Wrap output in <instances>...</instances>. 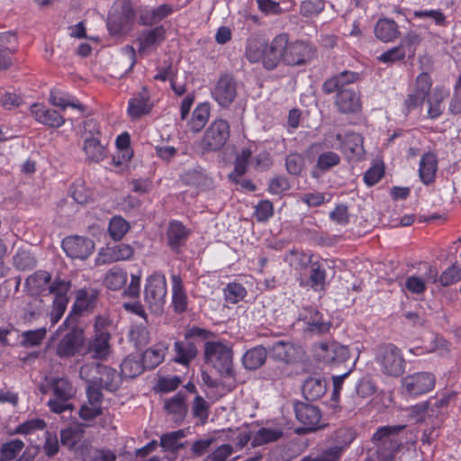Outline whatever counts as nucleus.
<instances>
[{"label": "nucleus", "instance_id": "obj_64", "mask_svg": "<svg viewBox=\"0 0 461 461\" xmlns=\"http://www.w3.org/2000/svg\"><path fill=\"white\" fill-rule=\"evenodd\" d=\"M461 280V268L456 265L450 266L439 276L438 281L443 286H448Z\"/></svg>", "mask_w": 461, "mask_h": 461}, {"label": "nucleus", "instance_id": "obj_8", "mask_svg": "<svg viewBox=\"0 0 461 461\" xmlns=\"http://www.w3.org/2000/svg\"><path fill=\"white\" fill-rule=\"evenodd\" d=\"M315 55L314 49L307 42L296 41L289 42L285 35L283 62L289 66H301L308 63Z\"/></svg>", "mask_w": 461, "mask_h": 461}, {"label": "nucleus", "instance_id": "obj_2", "mask_svg": "<svg viewBox=\"0 0 461 461\" xmlns=\"http://www.w3.org/2000/svg\"><path fill=\"white\" fill-rule=\"evenodd\" d=\"M167 286L164 274L155 272L145 282L144 302L154 314H161L167 302Z\"/></svg>", "mask_w": 461, "mask_h": 461}, {"label": "nucleus", "instance_id": "obj_46", "mask_svg": "<svg viewBox=\"0 0 461 461\" xmlns=\"http://www.w3.org/2000/svg\"><path fill=\"white\" fill-rule=\"evenodd\" d=\"M267 349L262 347H255L248 350L243 356V365L245 368L249 370H256L259 368L266 361Z\"/></svg>", "mask_w": 461, "mask_h": 461}, {"label": "nucleus", "instance_id": "obj_59", "mask_svg": "<svg viewBox=\"0 0 461 461\" xmlns=\"http://www.w3.org/2000/svg\"><path fill=\"white\" fill-rule=\"evenodd\" d=\"M266 42L255 40L249 42L246 50V57L251 63L262 61Z\"/></svg>", "mask_w": 461, "mask_h": 461}, {"label": "nucleus", "instance_id": "obj_3", "mask_svg": "<svg viewBox=\"0 0 461 461\" xmlns=\"http://www.w3.org/2000/svg\"><path fill=\"white\" fill-rule=\"evenodd\" d=\"M403 429L402 426H385L377 429L373 435V441L377 447V456L381 461H393L402 442L398 439L396 432Z\"/></svg>", "mask_w": 461, "mask_h": 461}, {"label": "nucleus", "instance_id": "obj_40", "mask_svg": "<svg viewBox=\"0 0 461 461\" xmlns=\"http://www.w3.org/2000/svg\"><path fill=\"white\" fill-rule=\"evenodd\" d=\"M304 397L309 401H316L324 395L327 390L326 383L320 377H309L302 387Z\"/></svg>", "mask_w": 461, "mask_h": 461}, {"label": "nucleus", "instance_id": "obj_36", "mask_svg": "<svg viewBox=\"0 0 461 461\" xmlns=\"http://www.w3.org/2000/svg\"><path fill=\"white\" fill-rule=\"evenodd\" d=\"M210 104L201 103L194 110L187 125L193 132H199L207 123L210 117Z\"/></svg>", "mask_w": 461, "mask_h": 461}, {"label": "nucleus", "instance_id": "obj_23", "mask_svg": "<svg viewBox=\"0 0 461 461\" xmlns=\"http://www.w3.org/2000/svg\"><path fill=\"white\" fill-rule=\"evenodd\" d=\"M31 113L36 121L50 127L59 128L65 122L64 117L57 111L47 108L40 104H32L31 106Z\"/></svg>", "mask_w": 461, "mask_h": 461}, {"label": "nucleus", "instance_id": "obj_51", "mask_svg": "<svg viewBox=\"0 0 461 461\" xmlns=\"http://www.w3.org/2000/svg\"><path fill=\"white\" fill-rule=\"evenodd\" d=\"M312 259V255L297 250L289 251L285 258V260L297 271L305 269L308 266L311 267L313 263Z\"/></svg>", "mask_w": 461, "mask_h": 461}, {"label": "nucleus", "instance_id": "obj_50", "mask_svg": "<svg viewBox=\"0 0 461 461\" xmlns=\"http://www.w3.org/2000/svg\"><path fill=\"white\" fill-rule=\"evenodd\" d=\"M185 400V394L177 393L176 395L165 402V409L168 413L175 415L176 420L183 419L187 410Z\"/></svg>", "mask_w": 461, "mask_h": 461}, {"label": "nucleus", "instance_id": "obj_28", "mask_svg": "<svg viewBox=\"0 0 461 461\" xmlns=\"http://www.w3.org/2000/svg\"><path fill=\"white\" fill-rule=\"evenodd\" d=\"M270 357L273 358L290 363L295 359L299 353V348L293 343L284 340L275 342L268 349Z\"/></svg>", "mask_w": 461, "mask_h": 461}, {"label": "nucleus", "instance_id": "obj_7", "mask_svg": "<svg viewBox=\"0 0 461 461\" xmlns=\"http://www.w3.org/2000/svg\"><path fill=\"white\" fill-rule=\"evenodd\" d=\"M230 138V125L227 121L218 119L206 129L201 145L204 150L217 151L221 149Z\"/></svg>", "mask_w": 461, "mask_h": 461}, {"label": "nucleus", "instance_id": "obj_61", "mask_svg": "<svg viewBox=\"0 0 461 461\" xmlns=\"http://www.w3.org/2000/svg\"><path fill=\"white\" fill-rule=\"evenodd\" d=\"M405 56L406 51L404 46L403 44H400L383 52L380 56L377 57V59L382 63L390 64L404 59Z\"/></svg>", "mask_w": 461, "mask_h": 461}, {"label": "nucleus", "instance_id": "obj_21", "mask_svg": "<svg viewBox=\"0 0 461 461\" xmlns=\"http://www.w3.org/2000/svg\"><path fill=\"white\" fill-rule=\"evenodd\" d=\"M358 77V73L348 70L342 71L325 80L322 84V91L327 95L338 93L340 90L348 88V86L357 82Z\"/></svg>", "mask_w": 461, "mask_h": 461}, {"label": "nucleus", "instance_id": "obj_13", "mask_svg": "<svg viewBox=\"0 0 461 461\" xmlns=\"http://www.w3.org/2000/svg\"><path fill=\"white\" fill-rule=\"evenodd\" d=\"M62 248L71 258L86 259L95 249L94 241L83 236H69L63 240Z\"/></svg>", "mask_w": 461, "mask_h": 461}, {"label": "nucleus", "instance_id": "obj_53", "mask_svg": "<svg viewBox=\"0 0 461 461\" xmlns=\"http://www.w3.org/2000/svg\"><path fill=\"white\" fill-rule=\"evenodd\" d=\"M186 436L185 429H178L164 434L160 438V446L166 450H176L183 447L180 442Z\"/></svg>", "mask_w": 461, "mask_h": 461}, {"label": "nucleus", "instance_id": "obj_60", "mask_svg": "<svg viewBox=\"0 0 461 461\" xmlns=\"http://www.w3.org/2000/svg\"><path fill=\"white\" fill-rule=\"evenodd\" d=\"M234 453V447L230 444H221L211 451L203 461H229Z\"/></svg>", "mask_w": 461, "mask_h": 461}, {"label": "nucleus", "instance_id": "obj_56", "mask_svg": "<svg viewBox=\"0 0 461 461\" xmlns=\"http://www.w3.org/2000/svg\"><path fill=\"white\" fill-rule=\"evenodd\" d=\"M101 366L102 365L97 362L86 363L81 366L79 375L88 383V385H96Z\"/></svg>", "mask_w": 461, "mask_h": 461}, {"label": "nucleus", "instance_id": "obj_33", "mask_svg": "<svg viewBox=\"0 0 461 461\" xmlns=\"http://www.w3.org/2000/svg\"><path fill=\"white\" fill-rule=\"evenodd\" d=\"M51 276L46 271H37L27 277L25 286L30 294L37 295L44 292L47 288L50 290Z\"/></svg>", "mask_w": 461, "mask_h": 461}, {"label": "nucleus", "instance_id": "obj_24", "mask_svg": "<svg viewBox=\"0 0 461 461\" xmlns=\"http://www.w3.org/2000/svg\"><path fill=\"white\" fill-rule=\"evenodd\" d=\"M166 31L163 26L143 31L139 37V45L140 53H149L165 40Z\"/></svg>", "mask_w": 461, "mask_h": 461}, {"label": "nucleus", "instance_id": "obj_62", "mask_svg": "<svg viewBox=\"0 0 461 461\" xmlns=\"http://www.w3.org/2000/svg\"><path fill=\"white\" fill-rule=\"evenodd\" d=\"M325 4L322 0H304L301 4L300 13L305 17L318 15L323 11Z\"/></svg>", "mask_w": 461, "mask_h": 461}, {"label": "nucleus", "instance_id": "obj_47", "mask_svg": "<svg viewBox=\"0 0 461 461\" xmlns=\"http://www.w3.org/2000/svg\"><path fill=\"white\" fill-rule=\"evenodd\" d=\"M340 156L334 151H324L321 152L316 160L315 170L312 172V176L317 177L318 174L316 170L321 173H325L332 169L334 167L340 163Z\"/></svg>", "mask_w": 461, "mask_h": 461}, {"label": "nucleus", "instance_id": "obj_1", "mask_svg": "<svg viewBox=\"0 0 461 461\" xmlns=\"http://www.w3.org/2000/svg\"><path fill=\"white\" fill-rule=\"evenodd\" d=\"M375 363L381 372L388 376L398 377L405 371V359L402 350L392 343L382 344L377 348Z\"/></svg>", "mask_w": 461, "mask_h": 461}, {"label": "nucleus", "instance_id": "obj_43", "mask_svg": "<svg viewBox=\"0 0 461 461\" xmlns=\"http://www.w3.org/2000/svg\"><path fill=\"white\" fill-rule=\"evenodd\" d=\"M411 414L416 422H425L427 420L435 422V420H438L441 412L429 404L428 401H425L414 405L411 408Z\"/></svg>", "mask_w": 461, "mask_h": 461}, {"label": "nucleus", "instance_id": "obj_6", "mask_svg": "<svg viewBox=\"0 0 461 461\" xmlns=\"http://www.w3.org/2000/svg\"><path fill=\"white\" fill-rule=\"evenodd\" d=\"M436 376L430 372H415L404 376L401 381L402 393L409 397H419L432 391Z\"/></svg>", "mask_w": 461, "mask_h": 461}, {"label": "nucleus", "instance_id": "obj_29", "mask_svg": "<svg viewBox=\"0 0 461 461\" xmlns=\"http://www.w3.org/2000/svg\"><path fill=\"white\" fill-rule=\"evenodd\" d=\"M172 304L176 312L182 313L187 309V295L185 291L183 280L176 274L171 275Z\"/></svg>", "mask_w": 461, "mask_h": 461}, {"label": "nucleus", "instance_id": "obj_42", "mask_svg": "<svg viewBox=\"0 0 461 461\" xmlns=\"http://www.w3.org/2000/svg\"><path fill=\"white\" fill-rule=\"evenodd\" d=\"M437 171V158L432 153H427L422 156L420 161V177L421 181L429 185L430 184L436 175Z\"/></svg>", "mask_w": 461, "mask_h": 461}, {"label": "nucleus", "instance_id": "obj_38", "mask_svg": "<svg viewBox=\"0 0 461 461\" xmlns=\"http://www.w3.org/2000/svg\"><path fill=\"white\" fill-rule=\"evenodd\" d=\"M188 230L177 221H172L167 229L168 245L172 249L183 246L188 237Z\"/></svg>", "mask_w": 461, "mask_h": 461}, {"label": "nucleus", "instance_id": "obj_20", "mask_svg": "<svg viewBox=\"0 0 461 461\" xmlns=\"http://www.w3.org/2000/svg\"><path fill=\"white\" fill-rule=\"evenodd\" d=\"M133 22L134 15L130 9L122 14L111 13L107 20V29L113 35H122L131 31Z\"/></svg>", "mask_w": 461, "mask_h": 461}, {"label": "nucleus", "instance_id": "obj_19", "mask_svg": "<svg viewBox=\"0 0 461 461\" xmlns=\"http://www.w3.org/2000/svg\"><path fill=\"white\" fill-rule=\"evenodd\" d=\"M339 143L330 142V147L341 149L346 154L361 156L363 153V137L356 132L337 133Z\"/></svg>", "mask_w": 461, "mask_h": 461}, {"label": "nucleus", "instance_id": "obj_17", "mask_svg": "<svg viewBox=\"0 0 461 461\" xmlns=\"http://www.w3.org/2000/svg\"><path fill=\"white\" fill-rule=\"evenodd\" d=\"M335 106L340 113H356L360 111L362 104L359 94L354 88H345L337 93Z\"/></svg>", "mask_w": 461, "mask_h": 461}, {"label": "nucleus", "instance_id": "obj_55", "mask_svg": "<svg viewBox=\"0 0 461 461\" xmlns=\"http://www.w3.org/2000/svg\"><path fill=\"white\" fill-rule=\"evenodd\" d=\"M46 423L41 419H32L20 424L14 431V434H22L24 436L32 435L37 431H42Z\"/></svg>", "mask_w": 461, "mask_h": 461}, {"label": "nucleus", "instance_id": "obj_45", "mask_svg": "<svg viewBox=\"0 0 461 461\" xmlns=\"http://www.w3.org/2000/svg\"><path fill=\"white\" fill-rule=\"evenodd\" d=\"M128 280V275L121 267H113L104 276V285L110 290H119L122 288Z\"/></svg>", "mask_w": 461, "mask_h": 461}, {"label": "nucleus", "instance_id": "obj_35", "mask_svg": "<svg viewBox=\"0 0 461 461\" xmlns=\"http://www.w3.org/2000/svg\"><path fill=\"white\" fill-rule=\"evenodd\" d=\"M448 96V91L445 88L436 87L427 99V116L429 119H437L444 110L443 101Z\"/></svg>", "mask_w": 461, "mask_h": 461}, {"label": "nucleus", "instance_id": "obj_32", "mask_svg": "<svg viewBox=\"0 0 461 461\" xmlns=\"http://www.w3.org/2000/svg\"><path fill=\"white\" fill-rule=\"evenodd\" d=\"M167 349L168 346L165 342H159L147 349L141 357L145 368L153 369L161 364L165 359Z\"/></svg>", "mask_w": 461, "mask_h": 461}, {"label": "nucleus", "instance_id": "obj_25", "mask_svg": "<svg viewBox=\"0 0 461 461\" xmlns=\"http://www.w3.org/2000/svg\"><path fill=\"white\" fill-rule=\"evenodd\" d=\"M84 343L83 336L76 331L67 333L59 342L56 354L62 358L73 357Z\"/></svg>", "mask_w": 461, "mask_h": 461}, {"label": "nucleus", "instance_id": "obj_34", "mask_svg": "<svg viewBox=\"0 0 461 461\" xmlns=\"http://www.w3.org/2000/svg\"><path fill=\"white\" fill-rule=\"evenodd\" d=\"M283 436V429L277 426L262 427L252 432V447H259L278 440Z\"/></svg>", "mask_w": 461, "mask_h": 461}, {"label": "nucleus", "instance_id": "obj_9", "mask_svg": "<svg viewBox=\"0 0 461 461\" xmlns=\"http://www.w3.org/2000/svg\"><path fill=\"white\" fill-rule=\"evenodd\" d=\"M355 432L350 428H339L332 436L334 446L319 455L312 457V461H338L343 450L354 440Z\"/></svg>", "mask_w": 461, "mask_h": 461}, {"label": "nucleus", "instance_id": "obj_15", "mask_svg": "<svg viewBox=\"0 0 461 461\" xmlns=\"http://www.w3.org/2000/svg\"><path fill=\"white\" fill-rule=\"evenodd\" d=\"M294 412L298 421L303 425L304 430H314L319 427L321 413L318 407L309 403L297 402L294 404Z\"/></svg>", "mask_w": 461, "mask_h": 461}, {"label": "nucleus", "instance_id": "obj_30", "mask_svg": "<svg viewBox=\"0 0 461 461\" xmlns=\"http://www.w3.org/2000/svg\"><path fill=\"white\" fill-rule=\"evenodd\" d=\"M23 447L24 443L21 439L5 442L0 448V461H31V457L26 456L25 452L17 458Z\"/></svg>", "mask_w": 461, "mask_h": 461}, {"label": "nucleus", "instance_id": "obj_26", "mask_svg": "<svg viewBox=\"0 0 461 461\" xmlns=\"http://www.w3.org/2000/svg\"><path fill=\"white\" fill-rule=\"evenodd\" d=\"M256 149L257 146L254 143H249L237 152L234 170L229 175V178L231 181H236L237 176H242L247 172L249 164L251 165L252 156L256 153Z\"/></svg>", "mask_w": 461, "mask_h": 461}, {"label": "nucleus", "instance_id": "obj_39", "mask_svg": "<svg viewBox=\"0 0 461 461\" xmlns=\"http://www.w3.org/2000/svg\"><path fill=\"white\" fill-rule=\"evenodd\" d=\"M98 293L95 289H80L77 292L76 302L73 305L72 312L81 313L94 307Z\"/></svg>", "mask_w": 461, "mask_h": 461}, {"label": "nucleus", "instance_id": "obj_11", "mask_svg": "<svg viewBox=\"0 0 461 461\" xmlns=\"http://www.w3.org/2000/svg\"><path fill=\"white\" fill-rule=\"evenodd\" d=\"M298 323H302L304 331L314 335L329 332L331 326L330 321L323 319L319 311L312 307H304L300 311Z\"/></svg>", "mask_w": 461, "mask_h": 461}, {"label": "nucleus", "instance_id": "obj_41", "mask_svg": "<svg viewBox=\"0 0 461 461\" xmlns=\"http://www.w3.org/2000/svg\"><path fill=\"white\" fill-rule=\"evenodd\" d=\"M109 332L97 333L89 345V353L95 359L105 358L109 354Z\"/></svg>", "mask_w": 461, "mask_h": 461}, {"label": "nucleus", "instance_id": "obj_14", "mask_svg": "<svg viewBox=\"0 0 461 461\" xmlns=\"http://www.w3.org/2000/svg\"><path fill=\"white\" fill-rule=\"evenodd\" d=\"M237 95L236 83L230 75H224L218 80L212 96L215 101L223 107L229 106Z\"/></svg>", "mask_w": 461, "mask_h": 461}, {"label": "nucleus", "instance_id": "obj_16", "mask_svg": "<svg viewBox=\"0 0 461 461\" xmlns=\"http://www.w3.org/2000/svg\"><path fill=\"white\" fill-rule=\"evenodd\" d=\"M285 46V34L277 35L268 44L266 43L264 49V58L262 64L265 68L272 70L276 68L280 62L283 61V51Z\"/></svg>", "mask_w": 461, "mask_h": 461}, {"label": "nucleus", "instance_id": "obj_31", "mask_svg": "<svg viewBox=\"0 0 461 461\" xmlns=\"http://www.w3.org/2000/svg\"><path fill=\"white\" fill-rule=\"evenodd\" d=\"M122 383V375L113 368L102 365L96 386L110 392L116 391Z\"/></svg>", "mask_w": 461, "mask_h": 461}, {"label": "nucleus", "instance_id": "obj_44", "mask_svg": "<svg viewBox=\"0 0 461 461\" xmlns=\"http://www.w3.org/2000/svg\"><path fill=\"white\" fill-rule=\"evenodd\" d=\"M144 369L145 366L139 356L129 355L121 364V375L125 378H134Z\"/></svg>", "mask_w": 461, "mask_h": 461}, {"label": "nucleus", "instance_id": "obj_57", "mask_svg": "<svg viewBox=\"0 0 461 461\" xmlns=\"http://www.w3.org/2000/svg\"><path fill=\"white\" fill-rule=\"evenodd\" d=\"M83 437V430L79 428L69 427L60 432L61 444L68 448H73Z\"/></svg>", "mask_w": 461, "mask_h": 461}, {"label": "nucleus", "instance_id": "obj_18", "mask_svg": "<svg viewBox=\"0 0 461 461\" xmlns=\"http://www.w3.org/2000/svg\"><path fill=\"white\" fill-rule=\"evenodd\" d=\"M134 249L131 246L121 243L113 247L102 249L96 258L99 265L111 264L120 260H128L133 256Z\"/></svg>", "mask_w": 461, "mask_h": 461}, {"label": "nucleus", "instance_id": "obj_10", "mask_svg": "<svg viewBox=\"0 0 461 461\" xmlns=\"http://www.w3.org/2000/svg\"><path fill=\"white\" fill-rule=\"evenodd\" d=\"M86 131L89 130L90 136H86L84 140V151L86 159L92 162H100L107 156L105 145L99 140V131L95 121L89 120L85 124Z\"/></svg>", "mask_w": 461, "mask_h": 461}, {"label": "nucleus", "instance_id": "obj_37", "mask_svg": "<svg viewBox=\"0 0 461 461\" xmlns=\"http://www.w3.org/2000/svg\"><path fill=\"white\" fill-rule=\"evenodd\" d=\"M152 104L147 93H143L129 101L128 114L132 119H138L150 112Z\"/></svg>", "mask_w": 461, "mask_h": 461}, {"label": "nucleus", "instance_id": "obj_12", "mask_svg": "<svg viewBox=\"0 0 461 461\" xmlns=\"http://www.w3.org/2000/svg\"><path fill=\"white\" fill-rule=\"evenodd\" d=\"M69 288L70 284L64 280L54 281L50 286V294L54 295L52 311L50 313V320L52 325L56 324L61 319L67 309Z\"/></svg>", "mask_w": 461, "mask_h": 461}, {"label": "nucleus", "instance_id": "obj_52", "mask_svg": "<svg viewBox=\"0 0 461 461\" xmlns=\"http://www.w3.org/2000/svg\"><path fill=\"white\" fill-rule=\"evenodd\" d=\"M129 230V222L121 216H114L109 221L108 233L115 241L121 240Z\"/></svg>", "mask_w": 461, "mask_h": 461}, {"label": "nucleus", "instance_id": "obj_5", "mask_svg": "<svg viewBox=\"0 0 461 461\" xmlns=\"http://www.w3.org/2000/svg\"><path fill=\"white\" fill-rule=\"evenodd\" d=\"M204 357L221 375L232 374V350L230 347L220 341H209L205 344Z\"/></svg>", "mask_w": 461, "mask_h": 461}, {"label": "nucleus", "instance_id": "obj_54", "mask_svg": "<svg viewBox=\"0 0 461 461\" xmlns=\"http://www.w3.org/2000/svg\"><path fill=\"white\" fill-rule=\"evenodd\" d=\"M46 333L47 330L45 328L24 331L21 334V345L24 348L39 346L45 338Z\"/></svg>", "mask_w": 461, "mask_h": 461}, {"label": "nucleus", "instance_id": "obj_48", "mask_svg": "<svg viewBox=\"0 0 461 461\" xmlns=\"http://www.w3.org/2000/svg\"><path fill=\"white\" fill-rule=\"evenodd\" d=\"M50 101L52 105L59 107L61 110L72 107L83 111V106L77 98L59 90H52L50 92Z\"/></svg>", "mask_w": 461, "mask_h": 461}, {"label": "nucleus", "instance_id": "obj_63", "mask_svg": "<svg viewBox=\"0 0 461 461\" xmlns=\"http://www.w3.org/2000/svg\"><path fill=\"white\" fill-rule=\"evenodd\" d=\"M14 263L18 269L25 270L35 266V259L29 251L19 249L14 256Z\"/></svg>", "mask_w": 461, "mask_h": 461}, {"label": "nucleus", "instance_id": "obj_4", "mask_svg": "<svg viewBox=\"0 0 461 461\" xmlns=\"http://www.w3.org/2000/svg\"><path fill=\"white\" fill-rule=\"evenodd\" d=\"M48 387L53 398L48 401V406L55 413H62L70 409L68 401L76 394V388L64 377L51 378L48 382Z\"/></svg>", "mask_w": 461, "mask_h": 461}, {"label": "nucleus", "instance_id": "obj_58", "mask_svg": "<svg viewBox=\"0 0 461 461\" xmlns=\"http://www.w3.org/2000/svg\"><path fill=\"white\" fill-rule=\"evenodd\" d=\"M247 295L246 288L238 283H230L224 289L225 300L230 303H237Z\"/></svg>", "mask_w": 461, "mask_h": 461}, {"label": "nucleus", "instance_id": "obj_22", "mask_svg": "<svg viewBox=\"0 0 461 461\" xmlns=\"http://www.w3.org/2000/svg\"><path fill=\"white\" fill-rule=\"evenodd\" d=\"M173 351L172 361L184 366H188L198 353L195 344L188 339L176 341Z\"/></svg>", "mask_w": 461, "mask_h": 461}, {"label": "nucleus", "instance_id": "obj_27", "mask_svg": "<svg viewBox=\"0 0 461 461\" xmlns=\"http://www.w3.org/2000/svg\"><path fill=\"white\" fill-rule=\"evenodd\" d=\"M374 32L383 42H392L401 34L398 24L389 18H380L375 25Z\"/></svg>", "mask_w": 461, "mask_h": 461}, {"label": "nucleus", "instance_id": "obj_49", "mask_svg": "<svg viewBox=\"0 0 461 461\" xmlns=\"http://www.w3.org/2000/svg\"><path fill=\"white\" fill-rule=\"evenodd\" d=\"M309 280L311 287L320 292L326 286V270L320 262H313L310 267Z\"/></svg>", "mask_w": 461, "mask_h": 461}]
</instances>
